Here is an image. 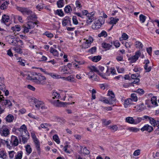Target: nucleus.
Masks as SVG:
<instances>
[{"label":"nucleus","instance_id":"nucleus-31","mask_svg":"<svg viewBox=\"0 0 159 159\" xmlns=\"http://www.w3.org/2000/svg\"><path fill=\"white\" fill-rule=\"evenodd\" d=\"M55 13L56 15H57L60 16H64V13L61 9H58L55 11Z\"/></svg>","mask_w":159,"mask_h":159},{"label":"nucleus","instance_id":"nucleus-19","mask_svg":"<svg viewBox=\"0 0 159 159\" xmlns=\"http://www.w3.org/2000/svg\"><path fill=\"white\" fill-rule=\"evenodd\" d=\"M46 74L48 75L54 79H59L61 77L59 75L53 73L46 72Z\"/></svg>","mask_w":159,"mask_h":159},{"label":"nucleus","instance_id":"nucleus-16","mask_svg":"<svg viewBox=\"0 0 159 159\" xmlns=\"http://www.w3.org/2000/svg\"><path fill=\"white\" fill-rule=\"evenodd\" d=\"M141 130L142 131L146 130L148 132H150L153 130V128L152 126L148 125H146L142 127Z\"/></svg>","mask_w":159,"mask_h":159},{"label":"nucleus","instance_id":"nucleus-17","mask_svg":"<svg viewBox=\"0 0 159 159\" xmlns=\"http://www.w3.org/2000/svg\"><path fill=\"white\" fill-rule=\"evenodd\" d=\"M132 104V102L131 99L128 98L125 100L124 102V105L125 108H127L128 106Z\"/></svg>","mask_w":159,"mask_h":159},{"label":"nucleus","instance_id":"nucleus-60","mask_svg":"<svg viewBox=\"0 0 159 159\" xmlns=\"http://www.w3.org/2000/svg\"><path fill=\"white\" fill-rule=\"evenodd\" d=\"M135 92L136 93L140 94V95L143 94L144 93V90L143 89H137L135 91Z\"/></svg>","mask_w":159,"mask_h":159},{"label":"nucleus","instance_id":"nucleus-38","mask_svg":"<svg viewBox=\"0 0 159 159\" xmlns=\"http://www.w3.org/2000/svg\"><path fill=\"white\" fill-rule=\"evenodd\" d=\"M9 2L7 1H5L3 2L1 6V8L2 9L4 10L6 9L7 7Z\"/></svg>","mask_w":159,"mask_h":159},{"label":"nucleus","instance_id":"nucleus-63","mask_svg":"<svg viewBox=\"0 0 159 159\" xmlns=\"http://www.w3.org/2000/svg\"><path fill=\"white\" fill-rule=\"evenodd\" d=\"M140 149H137L133 153V155L134 156H137L139 155L140 153Z\"/></svg>","mask_w":159,"mask_h":159},{"label":"nucleus","instance_id":"nucleus-40","mask_svg":"<svg viewBox=\"0 0 159 159\" xmlns=\"http://www.w3.org/2000/svg\"><path fill=\"white\" fill-rule=\"evenodd\" d=\"M72 10L71 7L69 5L66 6L64 8V11L66 13L70 12Z\"/></svg>","mask_w":159,"mask_h":159},{"label":"nucleus","instance_id":"nucleus-5","mask_svg":"<svg viewBox=\"0 0 159 159\" xmlns=\"http://www.w3.org/2000/svg\"><path fill=\"white\" fill-rule=\"evenodd\" d=\"M105 19L103 18L102 16L99 17V19L95 20L92 26L93 29L97 30L100 28L102 25L104 24Z\"/></svg>","mask_w":159,"mask_h":159},{"label":"nucleus","instance_id":"nucleus-30","mask_svg":"<svg viewBox=\"0 0 159 159\" xmlns=\"http://www.w3.org/2000/svg\"><path fill=\"white\" fill-rule=\"evenodd\" d=\"M99 100L104 103L111 105V102H110L108 99H107L106 98H100L99 99Z\"/></svg>","mask_w":159,"mask_h":159},{"label":"nucleus","instance_id":"nucleus-28","mask_svg":"<svg viewBox=\"0 0 159 159\" xmlns=\"http://www.w3.org/2000/svg\"><path fill=\"white\" fill-rule=\"evenodd\" d=\"M110 23L114 25L116 24L118 22L119 20V19L111 17L110 18Z\"/></svg>","mask_w":159,"mask_h":159},{"label":"nucleus","instance_id":"nucleus-58","mask_svg":"<svg viewBox=\"0 0 159 159\" xmlns=\"http://www.w3.org/2000/svg\"><path fill=\"white\" fill-rule=\"evenodd\" d=\"M17 59L19 60V61H18V62L19 63V64L20 65L22 66H25V62L23 61L21 59V58H17Z\"/></svg>","mask_w":159,"mask_h":159},{"label":"nucleus","instance_id":"nucleus-43","mask_svg":"<svg viewBox=\"0 0 159 159\" xmlns=\"http://www.w3.org/2000/svg\"><path fill=\"white\" fill-rule=\"evenodd\" d=\"M89 68L90 70V71H92L93 72L94 71L97 72L98 74L99 72V70L97 69L94 66H91L89 67Z\"/></svg>","mask_w":159,"mask_h":159},{"label":"nucleus","instance_id":"nucleus-52","mask_svg":"<svg viewBox=\"0 0 159 159\" xmlns=\"http://www.w3.org/2000/svg\"><path fill=\"white\" fill-rule=\"evenodd\" d=\"M18 39L17 38H15L14 36V37L13 38V40H12V42L10 44L13 45H17L18 43Z\"/></svg>","mask_w":159,"mask_h":159},{"label":"nucleus","instance_id":"nucleus-8","mask_svg":"<svg viewBox=\"0 0 159 159\" xmlns=\"http://www.w3.org/2000/svg\"><path fill=\"white\" fill-rule=\"evenodd\" d=\"M31 135L37 150L39 152L40 151V144L38 139L37 138L36 135L34 132H31Z\"/></svg>","mask_w":159,"mask_h":159},{"label":"nucleus","instance_id":"nucleus-41","mask_svg":"<svg viewBox=\"0 0 159 159\" xmlns=\"http://www.w3.org/2000/svg\"><path fill=\"white\" fill-rule=\"evenodd\" d=\"M135 45L137 48L139 49L142 48L143 47L142 43L139 41H137L136 42Z\"/></svg>","mask_w":159,"mask_h":159},{"label":"nucleus","instance_id":"nucleus-6","mask_svg":"<svg viewBox=\"0 0 159 159\" xmlns=\"http://www.w3.org/2000/svg\"><path fill=\"white\" fill-rule=\"evenodd\" d=\"M37 24V23L34 22L32 21H28L25 26L23 27L24 33H28L29 31V29L34 28L35 25Z\"/></svg>","mask_w":159,"mask_h":159},{"label":"nucleus","instance_id":"nucleus-14","mask_svg":"<svg viewBox=\"0 0 159 159\" xmlns=\"http://www.w3.org/2000/svg\"><path fill=\"white\" fill-rule=\"evenodd\" d=\"M51 103L55 106L56 107H62L64 106L66 104H67L66 102H64L60 101L59 100H57L56 101H52L51 100L50 101Z\"/></svg>","mask_w":159,"mask_h":159},{"label":"nucleus","instance_id":"nucleus-46","mask_svg":"<svg viewBox=\"0 0 159 159\" xmlns=\"http://www.w3.org/2000/svg\"><path fill=\"white\" fill-rule=\"evenodd\" d=\"M107 32L104 31H102L101 32L98 34V36L99 37H101L104 36L105 37H106L107 36Z\"/></svg>","mask_w":159,"mask_h":159},{"label":"nucleus","instance_id":"nucleus-35","mask_svg":"<svg viewBox=\"0 0 159 159\" xmlns=\"http://www.w3.org/2000/svg\"><path fill=\"white\" fill-rule=\"evenodd\" d=\"M101 57L100 56H95L92 58V61L95 62H97L100 60Z\"/></svg>","mask_w":159,"mask_h":159},{"label":"nucleus","instance_id":"nucleus-27","mask_svg":"<svg viewBox=\"0 0 159 159\" xmlns=\"http://www.w3.org/2000/svg\"><path fill=\"white\" fill-rule=\"evenodd\" d=\"M25 150L27 154L29 155L30 154L32 151V149L30 146L29 145H27L25 146Z\"/></svg>","mask_w":159,"mask_h":159},{"label":"nucleus","instance_id":"nucleus-2","mask_svg":"<svg viewBox=\"0 0 159 159\" xmlns=\"http://www.w3.org/2000/svg\"><path fill=\"white\" fill-rule=\"evenodd\" d=\"M27 79L32 80L38 84H45L46 78L40 74H36L35 76H27Z\"/></svg>","mask_w":159,"mask_h":159},{"label":"nucleus","instance_id":"nucleus-15","mask_svg":"<svg viewBox=\"0 0 159 159\" xmlns=\"http://www.w3.org/2000/svg\"><path fill=\"white\" fill-rule=\"evenodd\" d=\"M71 19L68 16H66L63 19L62 25L63 26H66V25H71L70 24Z\"/></svg>","mask_w":159,"mask_h":159},{"label":"nucleus","instance_id":"nucleus-9","mask_svg":"<svg viewBox=\"0 0 159 159\" xmlns=\"http://www.w3.org/2000/svg\"><path fill=\"white\" fill-rule=\"evenodd\" d=\"M31 99L33 100L35 103V107L38 109H39L40 107L42 109H43L44 108V104L42 101H39L37 99L34 98H32Z\"/></svg>","mask_w":159,"mask_h":159},{"label":"nucleus","instance_id":"nucleus-45","mask_svg":"<svg viewBox=\"0 0 159 159\" xmlns=\"http://www.w3.org/2000/svg\"><path fill=\"white\" fill-rule=\"evenodd\" d=\"M67 80L72 82H75L74 75H71L67 77Z\"/></svg>","mask_w":159,"mask_h":159},{"label":"nucleus","instance_id":"nucleus-49","mask_svg":"<svg viewBox=\"0 0 159 159\" xmlns=\"http://www.w3.org/2000/svg\"><path fill=\"white\" fill-rule=\"evenodd\" d=\"M111 44H113L116 48L119 47L120 45L119 42L117 40L111 42Z\"/></svg>","mask_w":159,"mask_h":159},{"label":"nucleus","instance_id":"nucleus-10","mask_svg":"<svg viewBox=\"0 0 159 159\" xmlns=\"http://www.w3.org/2000/svg\"><path fill=\"white\" fill-rule=\"evenodd\" d=\"M70 65V63L68 64L67 66H64L60 68V70L61 72L64 74H70V68L69 67V65Z\"/></svg>","mask_w":159,"mask_h":159},{"label":"nucleus","instance_id":"nucleus-29","mask_svg":"<svg viewBox=\"0 0 159 159\" xmlns=\"http://www.w3.org/2000/svg\"><path fill=\"white\" fill-rule=\"evenodd\" d=\"M131 98L132 102H136L138 101V97L136 94L135 93H132L131 95Z\"/></svg>","mask_w":159,"mask_h":159},{"label":"nucleus","instance_id":"nucleus-51","mask_svg":"<svg viewBox=\"0 0 159 159\" xmlns=\"http://www.w3.org/2000/svg\"><path fill=\"white\" fill-rule=\"evenodd\" d=\"M13 49L14 51L20 54L22 52L21 49L18 47H16L15 48H14Z\"/></svg>","mask_w":159,"mask_h":159},{"label":"nucleus","instance_id":"nucleus-42","mask_svg":"<svg viewBox=\"0 0 159 159\" xmlns=\"http://www.w3.org/2000/svg\"><path fill=\"white\" fill-rule=\"evenodd\" d=\"M11 29L15 31H19L20 30V26L19 25H15L12 27Z\"/></svg>","mask_w":159,"mask_h":159},{"label":"nucleus","instance_id":"nucleus-7","mask_svg":"<svg viewBox=\"0 0 159 159\" xmlns=\"http://www.w3.org/2000/svg\"><path fill=\"white\" fill-rule=\"evenodd\" d=\"M9 134V130L6 125H3L2 127H0V134L2 136L6 137Z\"/></svg>","mask_w":159,"mask_h":159},{"label":"nucleus","instance_id":"nucleus-24","mask_svg":"<svg viewBox=\"0 0 159 159\" xmlns=\"http://www.w3.org/2000/svg\"><path fill=\"white\" fill-rule=\"evenodd\" d=\"M50 52L56 57H58L59 55L58 52L57 50L54 49L53 48L51 47L50 48Z\"/></svg>","mask_w":159,"mask_h":159},{"label":"nucleus","instance_id":"nucleus-23","mask_svg":"<svg viewBox=\"0 0 159 159\" xmlns=\"http://www.w3.org/2000/svg\"><path fill=\"white\" fill-rule=\"evenodd\" d=\"M14 119L13 116L11 114H9L6 116L5 118L7 122L10 123Z\"/></svg>","mask_w":159,"mask_h":159},{"label":"nucleus","instance_id":"nucleus-50","mask_svg":"<svg viewBox=\"0 0 159 159\" xmlns=\"http://www.w3.org/2000/svg\"><path fill=\"white\" fill-rule=\"evenodd\" d=\"M97 48L96 47H93L89 50L88 52L91 54H93L96 51Z\"/></svg>","mask_w":159,"mask_h":159},{"label":"nucleus","instance_id":"nucleus-61","mask_svg":"<svg viewBox=\"0 0 159 159\" xmlns=\"http://www.w3.org/2000/svg\"><path fill=\"white\" fill-rule=\"evenodd\" d=\"M57 121L60 122L61 124H64L65 122V120L62 118L58 117L57 119Z\"/></svg>","mask_w":159,"mask_h":159},{"label":"nucleus","instance_id":"nucleus-22","mask_svg":"<svg viewBox=\"0 0 159 159\" xmlns=\"http://www.w3.org/2000/svg\"><path fill=\"white\" fill-rule=\"evenodd\" d=\"M60 97V94L57 92L55 91H53L52 93V98L53 99H59Z\"/></svg>","mask_w":159,"mask_h":159},{"label":"nucleus","instance_id":"nucleus-11","mask_svg":"<svg viewBox=\"0 0 159 159\" xmlns=\"http://www.w3.org/2000/svg\"><path fill=\"white\" fill-rule=\"evenodd\" d=\"M107 95L109 97L108 98L111 102V105L113 104L116 100L114 93L112 91L109 90L107 93Z\"/></svg>","mask_w":159,"mask_h":159},{"label":"nucleus","instance_id":"nucleus-36","mask_svg":"<svg viewBox=\"0 0 159 159\" xmlns=\"http://www.w3.org/2000/svg\"><path fill=\"white\" fill-rule=\"evenodd\" d=\"M9 157L10 159H13L16 152L14 151H11L8 152Z\"/></svg>","mask_w":159,"mask_h":159},{"label":"nucleus","instance_id":"nucleus-4","mask_svg":"<svg viewBox=\"0 0 159 159\" xmlns=\"http://www.w3.org/2000/svg\"><path fill=\"white\" fill-rule=\"evenodd\" d=\"M15 132L18 135L20 136L24 135V134H25L26 136L28 137L29 136V134L27 131V127L24 124L21 125L20 128L16 129Z\"/></svg>","mask_w":159,"mask_h":159},{"label":"nucleus","instance_id":"nucleus-56","mask_svg":"<svg viewBox=\"0 0 159 159\" xmlns=\"http://www.w3.org/2000/svg\"><path fill=\"white\" fill-rule=\"evenodd\" d=\"M72 21L73 22V23L75 25H76L78 24V20H77V17L75 16H73L72 17Z\"/></svg>","mask_w":159,"mask_h":159},{"label":"nucleus","instance_id":"nucleus-64","mask_svg":"<svg viewBox=\"0 0 159 159\" xmlns=\"http://www.w3.org/2000/svg\"><path fill=\"white\" fill-rule=\"evenodd\" d=\"M44 34L49 38H52L53 36V35L52 33L48 32H46Z\"/></svg>","mask_w":159,"mask_h":159},{"label":"nucleus","instance_id":"nucleus-3","mask_svg":"<svg viewBox=\"0 0 159 159\" xmlns=\"http://www.w3.org/2000/svg\"><path fill=\"white\" fill-rule=\"evenodd\" d=\"M8 141H6L7 147L9 149L11 150L13 148L17 146L19 144V141L18 138L15 136L12 135Z\"/></svg>","mask_w":159,"mask_h":159},{"label":"nucleus","instance_id":"nucleus-55","mask_svg":"<svg viewBox=\"0 0 159 159\" xmlns=\"http://www.w3.org/2000/svg\"><path fill=\"white\" fill-rule=\"evenodd\" d=\"M139 74L137 73L135 74H133L131 75V78L133 79H138V78L139 76Z\"/></svg>","mask_w":159,"mask_h":159},{"label":"nucleus","instance_id":"nucleus-18","mask_svg":"<svg viewBox=\"0 0 159 159\" xmlns=\"http://www.w3.org/2000/svg\"><path fill=\"white\" fill-rule=\"evenodd\" d=\"M93 14H92V13L88 15V16H87L88 18L86 21V22L88 24H90L93 21Z\"/></svg>","mask_w":159,"mask_h":159},{"label":"nucleus","instance_id":"nucleus-33","mask_svg":"<svg viewBox=\"0 0 159 159\" xmlns=\"http://www.w3.org/2000/svg\"><path fill=\"white\" fill-rule=\"evenodd\" d=\"M57 7L59 8H61L64 6V0H59L57 2Z\"/></svg>","mask_w":159,"mask_h":159},{"label":"nucleus","instance_id":"nucleus-44","mask_svg":"<svg viewBox=\"0 0 159 159\" xmlns=\"http://www.w3.org/2000/svg\"><path fill=\"white\" fill-rule=\"evenodd\" d=\"M150 123L153 126H157V125H158V126H159V121H156L153 118L152 119V121H151Z\"/></svg>","mask_w":159,"mask_h":159},{"label":"nucleus","instance_id":"nucleus-21","mask_svg":"<svg viewBox=\"0 0 159 159\" xmlns=\"http://www.w3.org/2000/svg\"><path fill=\"white\" fill-rule=\"evenodd\" d=\"M102 46L107 50L110 49L112 47V46L109 43H103L102 44Z\"/></svg>","mask_w":159,"mask_h":159},{"label":"nucleus","instance_id":"nucleus-12","mask_svg":"<svg viewBox=\"0 0 159 159\" xmlns=\"http://www.w3.org/2000/svg\"><path fill=\"white\" fill-rule=\"evenodd\" d=\"M93 41V39L91 37L89 38L88 39L86 40L82 45V47L84 48H87L90 46L91 43Z\"/></svg>","mask_w":159,"mask_h":159},{"label":"nucleus","instance_id":"nucleus-32","mask_svg":"<svg viewBox=\"0 0 159 159\" xmlns=\"http://www.w3.org/2000/svg\"><path fill=\"white\" fill-rule=\"evenodd\" d=\"M138 59V58L134 55L128 58V60L131 63L135 62Z\"/></svg>","mask_w":159,"mask_h":159},{"label":"nucleus","instance_id":"nucleus-62","mask_svg":"<svg viewBox=\"0 0 159 159\" xmlns=\"http://www.w3.org/2000/svg\"><path fill=\"white\" fill-rule=\"evenodd\" d=\"M69 147V146L68 145L65 146L63 148L64 151L66 153H70V151L67 150V149Z\"/></svg>","mask_w":159,"mask_h":159},{"label":"nucleus","instance_id":"nucleus-37","mask_svg":"<svg viewBox=\"0 0 159 159\" xmlns=\"http://www.w3.org/2000/svg\"><path fill=\"white\" fill-rule=\"evenodd\" d=\"M146 17L143 14H141L139 16V20L142 23H144L146 19Z\"/></svg>","mask_w":159,"mask_h":159},{"label":"nucleus","instance_id":"nucleus-57","mask_svg":"<svg viewBox=\"0 0 159 159\" xmlns=\"http://www.w3.org/2000/svg\"><path fill=\"white\" fill-rule=\"evenodd\" d=\"M109 128L114 131H116L118 129V127L116 125L110 126H109Z\"/></svg>","mask_w":159,"mask_h":159},{"label":"nucleus","instance_id":"nucleus-20","mask_svg":"<svg viewBox=\"0 0 159 159\" xmlns=\"http://www.w3.org/2000/svg\"><path fill=\"white\" fill-rule=\"evenodd\" d=\"M23 152L22 151L18 152L15 156L14 159H21L22 157Z\"/></svg>","mask_w":159,"mask_h":159},{"label":"nucleus","instance_id":"nucleus-53","mask_svg":"<svg viewBox=\"0 0 159 159\" xmlns=\"http://www.w3.org/2000/svg\"><path fill=\"white\" fill-rule=\"evenodd\" d=\"M51 125L49 123H42L41 124V126L42 128L46 129L47 128L48 126H51Z\"/></svg>","mask_w":159,"mask_h":159},{"label":"nucleus","instance_id":"nucleus-48","mask_svg":"<svg viewBox=\"0 0 159 159\" xmlns=\"http://www.w3.org/2000/svg\"><path fill=\"white\" fill-rule=\"evenodd\" d=\"M142 117V120H149L150 123L151 122V121H152V120L153 119V118L150 117L149 116H144Z\"/></svg>","mask_w":159,"mask_h":159},{"label":"nucleus","instance_id":"nucleus-39","mask_svg":"<svg viewBox=\"0 0 159 159\" xmlns=\"http://www.w3.org/2000/svg\"><path fill=\"white\" fill-rule=\"evenodd\" d=\"M134 124H136L139 123L142 120V117H134Z\"/></svg>","mask_w":159,"mask_h":159},{"label":"nucleus","instance_id":"nucleus-47","mask_svg":"<svg viewBox=\"0 0 159 159\" xmlns=\"http://www.w3.org/2000/svg\"><path fill=\"white\" fill-rule=\"evenodd\" d=\"M53 139L57 143L59 144L60 143V141L58 136L57 134H55L53 136Z\"/></svg>","mask_w":159,"mask_h":159},{"label":"nucleus","instance_id":"nucleus-13","mask_svg":"<svg viewBox=\"0 0 159 159\" xmlns=\"http://www.w3.org/2000/svg\"><path fill=\"white\" fill-rule=\"evenodd\" d=\"M0 97V101L2 102V103L4 105L7 106L9 108L11 107L12 106V104L11 102L8 100H4L3 99V97L1 95Z\"/></svg>","mask_w":159,"mask_h":159},{"label":"nucleus","instance_id":"nucleus-1","mask_svg":"<svg viewBox=\"0 0 159 159\" xmlns=\"http://www.w3.org/2000/svg\"><path fill=\"white\" fill-rule=\"evenodd\" d=\"M16 9L24 15H27L26 19L28 20H32L37 17L36 15L29 8L26 7H17Z\"/></svg>","mask_w":159,"mask_h":159},{"label":"nucleus","instance_id":"nucleus-25","mask_svg":"<svg viewBox=\"0 0 159 159\" xmlns=\"http://www.w3.org/2000/svg\"><path fill=\"white\" fill-rule=\"evenodd\" d=\"M9 20V16H6L5 15H4L2 16V19L1 20V21L2 22L5 23L6 22H8Z\"/></svg>","mask_w":159,"mask_h":159},{"label":"nucleus","instance_id":"nucleus-34","mask_svg":"<svg viewBox=\"0 0 159 159\" xmlns=\"http://www.w3.org/2000/svg\"><path fill=\"white\" fill-rule=\"evenodd\" d=\"M152 104L154 106H157V98L155 97H153L152 98L151 100Z\"/></svg>","mask_w":159,"mask_h":159},{"label":"nucleus","instance_id":"nucleus-54","mask_svg":"<svg viewBox=\"0 0 159 159\" xmlns=\"http://www.w3.org/2000/svg\"><path fill=\"white\" fill-rule=\"evenodd\" d=\"M96 75L92 71H89L88 73V77L90 79H92V80L94 79V77Z\"/></svg>","mask_w":159,"mask_h":159},{"label":"nucleus","instance_id":"nucleus-59","mask_svg":"<svg viewBox=\"0 0 159 159\" xmlns=\"http://www.w3.org/2000/svg\"><path fill=\"white\" fill-rule=\"evenodd\" d=\"M102 123L105 126L109 125L111 123V121L110 120L107 121L104 119L102 120Z\"/></svg>","mask_w":159,"mask_h":159},{"label":"nucleus","instance_id":"nucleus-26","mask_svg":"<svg viewBox=\"0 0 159 159\" xmlns=\"http://www.w3.org/2000/svg\"><path fill=\"white\" fill-rule=\"evenodd\" d=\"M125 121L130 124H134V120L133 117H127L125 118Z\"/></svg>","mask_w":159,"mask_h":159}]
</instances>
